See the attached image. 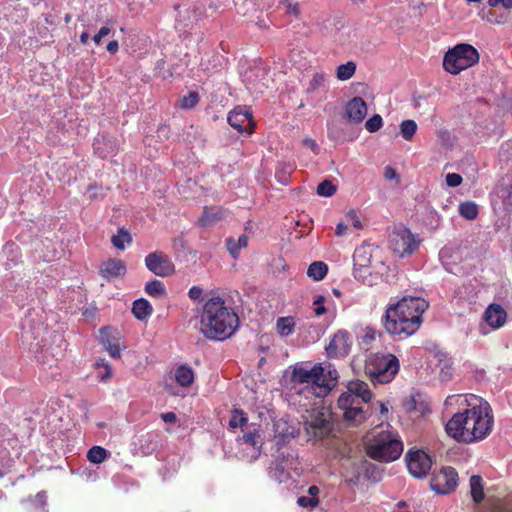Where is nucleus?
<instances>
[{
  "instance_id": "obj_39",
  "label": "nucleus",
  "mask_w": 512,
  "mask_h": 512,
  "mask_svg": "<svg viewBox=\"0 0 512 512\" xmlns=\"http://www.w3.org/2000/svg\"><path fill=\"white\" fill-rule=\"evenodd\" d=\"M199 101L198 93L195 91L189 92L187 95L183 96L180 100V106L184 109H190L197 105Z\"/></svg>"
},
{
  "instance_id": "obj_29",
  "label": "nucleus",
  "mask_w": 512,
  "mask_h": 512,
  "mask_svg": "<svg viewBox=\"0 0 512 512\" xmlns=\"http://www.w3.org/2000/svg\"><path fill=\"white\" fill-rule=\"evenodd\" d=\"M353 275L356 280L362 282L365 285L372 286L375 283L376 277L373 276L370 266L354 267Z\"/></svg>"
},
{
  "instance_id": "obj_20",
  "label": "nucleus",
  "mask_w": 512,
  "mask_h": 512,
  "mask_svg": "<svg viewBox=\"0 0 512 512\" xmlns=\"http://www.w3.org/2000/svg\"><path fill=\"white\" fill-rule=\"evenodd\" d=\"M367 115L366 102L361 97H353L345 107L346 118L355 124L361 123Z\"/></svg>"
},
{
  "instance_id": "obj_58",
  "label": "nucleus",
  "mask_w": 512,
  "mask_h": 512,
  "mask_svg": "<svg viewBox=\"0 0 512 512\" xmlns=\"http://www.w3.org/2000/svg\"><path fill=\"white\" fill-rule=\"evenodd\" d=\"M161 418L166 423H174L176 422V415L173 412H167L161 415Z\"/></svg>"
},
{
  "instance_id": "obj_49",
  "label": "nucleus",
  "mask_w": 512,
  "mask_h": 512,
  "mask_svg": "<svg viewBox=\"0 0 512 512\" xmlns=\"http://www.w3.org/2000/svg\"><path fill=\"white\" fill-rule=\"evenodd\" d=\"M326 78H327V76L325 74L316 73L310 82L311 89H317V88L323 86L326 81Z\"/></svg>"
},
{
  "instance_id": "obj_26",
  "label": "nucleus",
  "mask_w": 512,
  "mask_h": 512,
  "mask_svg": "<svg viewBox=\"0 0 512 512\" xmlns=\"http://www.w3.org/2000/svg\"><path fill=\"white\" fill-rule=\"evenodd\" d=\"M175 380L182 387L189 386L194 380L193 370L186 365L179 366L175 371Z\"/></svg>"
},
{
  "instance_id": "obj_53",
  "label": "nucleus",
  "mask_w": 512,
  "mask_h": 512,
  "mask_svg": "<svg viewBox=\"0 0 512 512\" xmlns=\"http://www.w3.org/2000/svg\"><path fill=\"white\" fill-rule=\"evenodd\" d=\"M111 32L110 28L104 26V27H101L99 32L93 37V41L95 42V44L99 45L100 42H101V39L107 35H109Z\"/></svg>"
},
{
  "instance_id": "obj_45",
  "label": "nucleus",
  "mask_w": 512,
  "mask_h": 512,
  "mask_svg": "<svg viewBox=\"0 0 512 512\" xmlns=\"http://www.w3.org/2000/svg\"><path fill=\"white\" fill-rule=\"evenodd\" d=\"M345 222L348 224V227H353L357 230L362 228V222L358 217L355 210H350L345 214Z\"/></svg>"
},
{
  "instance_id": "obj_56",
  "label": "nucleus",
  "mask_w": 512,
  "mask_h": 512,
  "mask_svg": "<svg viewBox=\"0 0 512 512\" xmlns=\"http://www.w3.org/2000/svg\"><path fill=\"white\" fill-rule=\"evenodd\" d=\"M303 144L310 148L314 153H317L318 151V145L316 143V141L314 139H311V138H305L303 140Z\"/></svg>"
},
{
  "instance_id": "obj_34",
  "label": "nucleus",
  "mask_w": 512,
  "mask_h": 512,
  "mask_svg": "<svg viewBox=\"0 0 512 512\" xmlns=\"http://www.w3.org/2000/svg\"><path fill=\"white\" fill-rule=\"evenodd\" d=\"M95 369L97 371V378L100 381H108L112 376V368L105 359H99L95 363Z\"/></svg>"
},
{
  "instance_id": "obj_23",
  "label": "nucleus",
  "mask_w": 512,
  "mask_h": 512,
  "mask_svg": "<svg viewBox=\"0 0 512 512\" xmlns=\"http://www.w3.org/2000/svg\"><path fill=\"white\" fill-rule=\"evenodd\" d=\"M296 321L292 316L279 317L276 320L275 329L277 334L282 337H289L295 332Z\"/></svg>"
},
{
  "instance_id": "obj_18",
  "label": "nucleus",
  "mask_w": 512,
  "mask_h": 512,
  "mask_svg": "<svg viewBox=\"0 0 512 512\" xmlns=\"http://www.w3.org/2000/svg\"><path fill=\"white\" fill-rule=\"evenodd\" d=\"M273 433L276 445L281 449L282 445L289 442L297 435L298 430L287 420L278 419L273 423Z\"/></svg>"
},
{
  "instance_id": "obj_36",
  "label": "nucleus",
  "mask_w": 512,
  "mask_h": 512,
  "mask_svg": "<svg viewBox=\"0 0 512 512\" xmlns=\"http://www.w3.org/2000/svg\"><path fill=\"white\" fill-rule=\"evenodd\" d=\"M459 213L468 220H474L478 215V206L472 201H466L460 204Z\"/></svg>"
},
{
  "instance_id": "obj_46",
  "label": "nucleus",
  "mask_w": 512,
  "mask_h": 512,
  "mask_svg": "<svg viewBox=\"0 0 512 512\" xmlns=\"http://www.w3.org/2000/svg\"><path fill=\"white\" fill-rule=\"evenodd\" d=\"M105 140V136H101L99 138H97L93 144L94 146V150L95 152L101 156L102 158H106L108 157L110 154L113 153V149L111 148L110 150L106 151L103 147H102V143L104 142Z\"/></svg>"
},
{
  "instance_id": "obj_57",
  "label": "nucleus",
  "mask_w": 512,
  "mask_h": 512,
  "mask_svg": "<svg viewBox=\"0 0 512 512\" xmlns=\"http://www.w3.org/2000/svg\"><path fill=\"white\" fill-rule=\"evenodd\" d=\"M376 332L373 329H367L365 331V334L363 336V342L368 344L369 342L373 341L375 339Z\"/></svg>"
},
{
  "instance_id": "obj_35",
  "label": "nucleus",
  "mask_w": 512,
  "mask_h": 512,
  "mask_svg": "<svg viewBox=\"0 0 512 512\" xmlns=\"http://www.w3.org/2000/svg\"><path fill=\"white\" fill-rule=\"evenodd\" d=\"M417 128H418L417 123L414 120H410V119L404 120L400 124L401 136L406 141H411L417 131Z\"/></svg>"
},
{
  "instance_id": "obj_44",
  "label": "nucleus",
  "mask_w": 512,
  "mask_h": 512,
  "mask_svg": "<svg viewBox=\"0 0 512 512\" xmlns=\"http://www.w3.org/2000/svg\"><path fill=\"white\" fill-rule=\"evenodd\" d=\"M297 503L302 508L313 509L319 504V499H318V497L302 495V496L298 497Z\"/></svg>"
},
{
  "instance_id": "obj_17",
  "label": "nucleus",
  "mask_w": 512,
  "mask_h": 512,
  "mask_svg": "<svg viewBox=\"0 0 512 512\" xmlns=\"http://www.w3.org/2000/svg\"><path fill=\"white\" fill-rule=\"evenodd\" d=\"M351 348V341L349 334L345 331H338L333 336L329 345L326 348L327 354L330 357H342L349 353Z\"/></svg>"
},
{
  "instance_id": "obj_33",
  "label": "nucleus",
  "mask_w": 512,
  "mask_h": 512,
  "mask_svg": "<svg viewBox=\"0 0 512 512\" xmlns=\"http://www.w3.org/2000/svg\"><path fill=\"white\" fill-rule=\"evenodd\" d=\"M356 71V63L353 61H348L345 64H341L337 67L336 77L340 81L349 80Z\"/></svg>"
},
{
  "instance_id": "obj_14",
  "label": "nucleus",
  "mask_w": 512,
  "mask_h": 512,
  "mask_svg": "<svg viewBox=\"0 0 512 512\" xmlns=\"http://www.w3.org/2000/svg\"><path fill=\"white\" fill-rule=\"evenodd\" d=\"M406 462L410 474L416 478L425 477L432 466L430 456L423 450L409 451L406 455Z\"/></svg>"
},
{
  "instance_id": "obj_38",
  "label": "nucleus",
  "mask_w": 512,
  "mask_h": 512,
  "mask_svg": "<svg viewBox=\"0 0 512 512\" xmlns=\"http://www.w3.org/2000/svg\"><path fill=\"white\" fill-rule=\"evenodd\" d=\"M145 291L150 296H160L165 293V287L159 280H153L146 284Z\"/></svg>"
},
{
  "instance_id": "obj_42",
  "label": "nucleus",
  "mask_w": 512,
  "mask_h": 512,
  "mask_svg": "<svg viewBox=\"0 0 512 512\" xmlns=\"http://www.w3.org/2000/svg\"><path fill=\"white\" fill-rule=\"evenodd\" d=\"M326 298L322 295H316L312 303V309L315 316H322L326 312Z\"/></svg>"
},
{
  "instance_id": "obj_47",
  "label": "nucleus",
  "mask_w": 512,
  "mask_h": 512,
  "mask_svg": "<svg viewBox=\"0 0 512 512\" xmlns=\"http://www.w3.org/2000/svg\"><path fill=\"white\" fill-rule=\"evenodd\" d=\"M280 5H281V8L289 14L298 15V13H299L298 4L292 3L290 0L281 1Z\"/></svg>"
},
{
  "instance_id": "obj_51",
  "label": "nucleus",
  "mask_w": 512,
  "mask_h": 512,
  "mask_svg": "<svg viewBox=\"0 0 512 512\" xmlns=\"http://www.w3.org/2000/svg\"><path fill=\"white\" fill-rule=\"evenodd\" d=\"M488 5L491 7L502 6L504 9L512 8V0H488Z\"/></svg>"
},
{
  "instance_id": "obj_8",
  "label": "nucleus",
  "mask_w": 512,
  "mask_h": 512,
  "mask_svg": "<svg viewBox=\"0 0 512 512\" xmlns=\"http://www.w3.org/2000/svg\"><path fill=\"white\" fill-rule=\"evenodd\" d=\"M302 418L309 438L323 439L333 431V414L328 407L315 405L311 410H306Z\"/></svg>"
},
{
  "instance_id": "obj_28",
  "label": "nucleus",
  "mask_w": 512,
  "mask_h": 512,
  "mask_svg": "<svg viewBox=\"0 0 512 512\" xmlns=\"http://www.w3.org/2000/svg\"><path fill=\"white\" fill-rule=\"evenodd\" d=\"M132 312L138 320H144L152 313L150 303L145 299H138L134 301Z\"/></svg>"
},
{
  "instance_id": "obj_30",
  "label": "nucleus",
  "mask_w": 512,
  "mask_h": 512,
  "mask_svg": "<svg viewBox=\"0 0 512 512\" xmlns=\"http://www.w3.org/2000/svg\"><path fill=\"white\" fill-rule=\"evenodd\" d=\"M248 244V238L246 235H241L237 240L229 238L226 242L227 249L234 259H237L239 251L245 248Z\"/></svg>"
},
{
  "instance_id": "obj_54",
  "label": "nucleus",
  "mask_w": 512,
  "mask_h": 512,
  "mask_svg": "<svg viewBox=\"0 0 512 512\" xmlns=\"http://www.w3.org/2000/svg\"><path fill=\"white\" fill-rule=\"evenodd\" d=\"M348 228V224L345 222V220L343 222L338 223L335 229L336 236H345L347 234Z\"/></svg>"
},
{
  "instance_id": "obj_1",
  "label": "nucleus",
  "mask_w": 512,
  "mask_h": 512,
  "mask_svg": "<svg viewBox=\"0 0 512 512\" xmlns=\"http://www.w3.org/2000/svg\"><path fill=\"white\" fill-rule=\"evenodd\" d=\"M445 406L458 410L445 425L447 434L458 442L482 441L492 432V408L482 397L475 394L450 395Z\"/></svg>"
},
{
  "instance_id": "obj_32",
  "label": "nucleus",
  "mask_w": 512,
  "mask_h": 512,
  "mask_svg": "<svg viewBox=\"0 0 512 512\" xmlns=\"http://www.w3.org/2000/svg\"><path fill=\"white\" fill-rule=\"evenodd\" d=\"M471 495L476 503H479L484 498L482 478L478 475H473L470 478Z\"/></svg>"
},
{
  "instance_id": "obj_9",
  "label": "nucleus",
  "mask_w": 512,
  "mask_h": 512,
  "mask_svg": "<svg viewBox=\"0 0 512 512\" xmlns=\"http://www.w3.org/2000/svg\"><path fill=\"white\" fill-rule=\"evenodd\" d=\"M365 370L373 383H389L399 370V361L392 354H370Z\"/></svg>"
},
{
  "instance_id": "obj_63",
  "label": "nucleus",
  "mask_w": 512,
  "mask_h": 512,
  "mask_svg": "<svg viewBox=\"0 0 512 512\" xmlns=\"http://www.w3.org/2000/svg\"><path fill=\"white\" fill-rule=\"evenodd\" d=\"M380 409H381L382 414H385L388 412V407L385 403H382V402L380 403Z\"/></svg>"
},
{
  "instance_id": "obj_5",
  "label": "nucleus",
  "mask_w": 512,
  "mask_h": 512,
  "mask_svg": "<svg viewBox=\"0 0 512 512\" xmlns=\"http://www.w3.org/2000/svg\"><path fill=\"white\" fill-rule=\"evenodd\" d=\"M229 426L232 429L239 428L241 430V435L237 437V442L242 450L243 458L250 462L258 459L263 446L260 423L249 422L244 411L235 409L229 420Z\"/></svg>"
},
{
  "instance_id": "obj_7",
  "label": "nucleus",
  "mask_w": 512,
  "mask_h": 512,
  "mask_svg": "<svg viewBox=\"0 0 512 512\" xmlns=\"http://www.w3.org/2000/svg\"><path fill=\"white\" fill-rule=\"evenodd\" d=\"M402 451L403 445L398 436L385 430L383 426L373 432L367 445L368 455L379 461H394L399 458Z\"/></svg>"
},
{
  "instance_id": "obj_61",
  "label": "nucleus",
  "mask_w": 512,
  "mask_h": 512,
  "mask_svg": "<svg viewBox=\"0 0 512 512\" xmlns=\"http://www.w3.org/2000/svg\"><path fill=\"white\" fill-rule=\"evenodd\" d=\"M505 204L508 206V207H511L512 208V187L510 188L509 190V194L508 196L506 197L505 199Z\"/></svg>"
},
{
  "instance_id": "obj_13",
  "label": "nucleus",
  "mask_w": 512,
  "mask_h": 512,
  "mask_svg": "<svg viewBox=\"0 0 512 512\" xmlns=\"http://www.w3.org/2000/svg\"><path fill=\"white\" fill-rule=\"evenodd\" d=\"M147 269L159 277H167L174 273L175 266L172 260L163 252L156 251L145 257Z\"/></svg>"
},
{
  "instance_id": "obj_41",
  "label": "nucleus",
  "mask_w": 512,
  "mask_h": 512,
  "mask_svg": "<svg viewBox=\"0 0 512 512\" xmlns=\"http://www.w3.org/2000/svg\"><path fill=\"white\" fill-rule=\"evenodd\" d=\"M336 192V186L332 182L325 180L317 187V194L323 197H331Z\"/></svg>"
},
{
  "instance_id": "obj_50",
  "label": "nucleus",
  "mask_w": 512,
  "mask_h": 512,
  "mask_svg": "<svg viewBox=\"0 0 512 512\" xmlns=\"http://www.w3.org/2000/svg\"><path fill=\"white\" fill-rule=\"evenodd\" d=\"M35 506L40 508V512H47L46 506V495L44 492H40L35 497Z\"/></svg>"
},
{
  "instance_id": "obj_22",
  "label": "nucleus",
  "mask_w": 512,
  "mask_h": 512,
  "mask_svg": "<svg viewBox=\"0 0 512 512\" xmlns=\"http://www.w3.org/2000/svg\"><path fill=\"white\" fill-rule=\"evenodd\" d=\"M405 410L409 413H414L416 417L425 415L428 411V405L423 401L420 396H410L403 402Z\"/></svg>"
},
{
  "instance_id": "obj_31",
  "label": "nucleus",
  "mask_w": 512,
  "mask_h": 512,
  "mask_svg": "<svg viewBox=\"0 0 512 512\" xmlns=\"http://www.w3.org/2000/svg\"><path fill=\"white\" fill-rule=\"evenodd\" d=\"M110 453L101 446H93L87 453V458L91 463L101 464L104 462Z\"/></svg>"
},
{
  "instance_id": "obj_64",
  "label": "nucleus",
  "mask_w": 512,
  "mask_h": 512,
  "mask_svg": "<svg viewBox=\"0 0 512 512\" xmlns=\"http://www.w3.org/2000/svg\"><path fill=\"white\" fill-rule=\"evenodd\" d=\"M448 254V248H443L441 251H440V256L441 257H445L447 256Z\"/></svg>"
},
{
  "instance_id": "obj_27",
  "label": "nucleus",
  "mask_w": 512,
  "mask_h": 512,
  "mask_svg": "<svg viewBox=\"0 0 512 512\" xmlns=\"http://www.w3.org/2000/svg\"><path fill=\"white\" fill-rule=\"evenodd\" d=\"M328 272V266L322 261L311 263L307 269V275L314 281H320L325 278Z\"/></svg>"
},
{
  "instance_id": "obj_15",
  "label": "nucleus",
  "mask_w": 512,
  "mask_h": 512,
  "mask_svg": "<svg viewBox=\"0 0 512 512\" xmlns=\"http://www.w3.org/2000/svg\"><path fill=\"white\" fill-rule=\"evenodd\" d=\"M458 474L452 467H444L431 480V488L438 494H447L457 486Z\"/></svg>"
},
{
  "instance_id": "obj_12",
  "label": "nucleus",
  "mask_w": 512,
  "mask_h": 512,
  "mask_svg": "<svg viewBox=\"0 0 512 512\" xmlns=\"http://www.w3.org/2000/svg\"><path fill=\"white\" fill-rule=\"evenodd\" d=\"M421 243V239L406 227H396L389 237V247L399 257L414 253Z\"/></svg>"
},
{
  "instance_id": "obj_25",
  "label": "nucleus",
  "mask_w": 512,
  "mask_h": 512,
  "mask_svg": "<svg viewBox=\"0 0 512 512\" xmlns=\"http://www.w3.org/2000/svg\"><path fill=\"white\" fill-rule=\"evenodd\" d=\"M223 215L224 212L219 207H206L201 218L199 219V223L204 227L210 226L221 219Z\"/></svg>"
},
{
  "instance_id": "obj_10",
  "label": "nucleus",
  "mask_w": 512,
  "mask_h": 512,
  "mask_svg": "<svg viewBox=\"0 0 512 512\" xmlns=\"http://www.w3.org/2000/svg\"><path fill=\"white\" fill-rule=\"evenodd\" d=\"M478 61V51L470 44L461 43L446 52L443 59V68L448 73L456 75Z\"/></svg>"
},
{
  "instance_id": "obj_6",
  "label": "nucleus",
  "mask_w": 512,
  "mask_h": 512,
  "mask_svg": "<svg viewBox=\"0 0 512 512\" xmlns=\"http://www.w3.org/2000/svg\"><path fill=\"white\" fill-rule=\"evenodd\" d=\"M371 397L372 394L365 382H349L347 390L338 399V406L343 411L345 420L353 425L363 422L367 417L363 405L369 402Z\"/></svg>"
},
{
  "instance_id": "obj_52",
  "label": "nucleus",
  "mask_w": 512,
  "mask_h": 512,
  "mask_svg": "<svg viewBox=\"0 0 512 512\" xmlns=\"http://www.w3.org/2000/svg\"><path fill=\"white\" fill-rule=\"evenodd\" d=\"M188 295L194 301L201 300L203 295V289L200 288L199 286H193L190 288Z\"/></svg>"
},
{
  "instance_id": "obj_60",
  "label": "nucleus",
  "mask_w": 512,
  "mask_h": 512,
  "mask_svg": "<svg viewBox=\"0 0 512 512\" xmlns=\"http://www.w3.org/2000/svg\"><path fill=\"white\" fill-rule=\"evenodd\" d=\"M319 492H320L319 488L315 485H312L308 488L307 495H309L311 497H318Z\"/></svg>"
},
{
  "instance_id": "obj_24",
  "label": "nucleus",
  "mask_w": 512,
  "mask_h": 512,
  "mask_svg": "<svg viewBox=\"0 0 512 512\" xmlns=\"http://www.w3.org/2000/svg\"><path fill=\"white\" fill-rule=\"evenodd\" d=\"M372 258V247L369 245H364L358 247L353 255L354 267L360 266H370Z\"/></svg>"
},
{
  "instance_id": "obj_55",
  "label": "nucleus",
  "mask_w": 512,
  "mask_h": 512,
  "mask_svg": "<svg viewBox=\"0 0 512 512\" xmlns=\"http://www.w3.org/2000/svg\"><path fill=\"white\" fill-rule=\"evenodd\" d=\"M384 177L387 180H395L398 179V174L394 168L391 166H386L384 169Z\"/></svg>"
},
{
  "instance_id": "obj_43",
  "label": "nucleus",
  "mask_w": 512,
  "mask_h": 512,
  "mask_svg": "<svg viewBox=\"0 0 512 512\" xmlns=\"http://www.w3.org/2000/svg\"><path fill=\"white\" fill-rule=\"evenodd\" d=\"M383 125L382 117L379 114L373 115L365 123V128L371 132H377Z\"/></svg>"
},
{
  "instance_id": "obj_40",
  "label": "nucleus",
  "mask_w": 512,
  "mask_h": 512,
  "mask_svg": "<svg viewBox=\"0 0 512 512\" xmlns=\"http://www.w3.org/2000/svg\"><path fill=\"white\" fill-rule=\"evenodd\" d=\"M102 342H103L105 349L107 350V352L109 353V355L112 358H116V359L120 358L121 352H120V344L118 341L103 339Z\"/></svg>"
},
{
  "instance_id": "obj_59",
  "label": "nucleus",
  "mask_w": 512,
  "mask_h": 512,
  "mask_svg": "<svg viewBox=\"0 0 512 512\" xmlns=\"http://www.w3.org/2000/svg\"><path fill=\"white\" fill-rule=\"evenodd\" d=\"M107 51L114 54L118 51L119 45L117 41H110L107 45Z\"/></svg>"
},
{
  "instance_id": "obj_11",
  "label": "nucleus",
  "mask_w": 512,
  "mask_h": 512,
  "mask_svg": "<svg viewBox=\"0 0 512 512\" xmlns=\"http://www.w3.org/2000/svg\"><path fill=\"white\" fill-rule=\"evenodd\" d=\"M298 455L294 449L286 448L281 450L278 448L275 460L272 463L269 475L278 483L286 482L292 477V472L299 475Z\"/></svg>"
},
{
  "instance_id": "obj_4",
  "label": "nucleus",
  "mask_w": 512,
  "mask_h": 512,
  "mask_svg": "<svg viewBox=\"0 0 512 512\" xmlns=\"http://www.w3.org/2000/svg\"><path fill=\"white\" fill-rule=\"evenodd\" d=\"M239 318L221 297L209 298L200 316V331L212 340H224L238 328Z\"/></svg>"
},
{
  "instance_id": "obj_21",
  "label": "nucleus",
  "mask_w": 512,
  "mask_h": 512,
  "mask_svg": "<svg viewBox=\"0 0 512 512\" xmlns=\"http://www.w3.org/2000/svg\"><path fill=\"white\" fill-rule=\"evenodd\" d=\"M100 272L103 277L112 279L124 275L126 266L122 260L109 259L102 264Z\"/></svg>"
},
{
  "instance_id": "obj_37",
  "label": "nucleus",
  "mask_w": 512,
  "mask_h": 512,
  "mask_svg": "<svg viewBox=\"0 0 512 512\" xmlns=\"http://www.w3.org/2000/svg\"><path fill=\"white\" fill-rule=\"evenodd\" d=\"M111 241L115 248L124 250L126 244L131 243L132 237L128 231L119 229L118 233L112 237Z\"/></svg>"
},
{
  "instance_id": "obj_2",
  "label": "nucleus",
  "mask_w": 512,
  "mask_h": 512,
  "mask_svg": "<svg viewBox=\"0 0 512 512\" xmlns=\"http://www.w3.org/2000/svg\"><path fill=\"white\" fill-rule=\"evenodd\" d=\"M422 297H403L387 306L384 317L386 331L394 336L406 338L413 335L421 326L422 314L428 308Z\"/></svg>"
},
{
  "instance_id": "obj_48",
  "label": "nucleus",
  "mask_w": 512,
  "mask_h": 512,
  "mask_svg": "<svg viewBox=\"0 0 512 512\" xmlns=\"http://www.w3.org/2000/svg\"><path fill=\"white\" fill-rule=\"evenodd\" d=\"M462 183V177L457 173H448L446 175V184L449 187H457Z\"/></svg>"
},
{
  "instance_id": "obj_16",
  "label": "nucleus",
  "mask_w": 512,
  "mask_h": 512,
  "mask_svg": "<svg viewBox=\"0 0 512 512\" xmlns=\"http://www.w3.org/2000/svg\"><path fill=\"white\" fill-rule=\"evenodd\" d=\"M229 124L241 133L250 134L254 123L252 113L246 106H238L228 115Z\"/></svg>"
},
{
  "instance_id": "obj_19",
  "label": "nucleus",
  "mask_w": 512,
  "mask_h": 512,
  "mask_svg": "<svg viewBox=\"0 0 512 512\" xmlns=\"http://www.w3.org/2000/svg\"><path fill=\"white\" fill-rule=\"evenodd\" d=\"M483 320L493 330L503 327L507 321V312L499 304H490L484 311Z\"/></svg>"
},
{
  "instance_id": "obj_3",
  "label": "nucleus",
  "mask_w": 512,
  "mask_h": 512,
  "mask_svg": "<svg viewBox=\"0 0 512 512\" xmlns=\"http://www.w3.org/2000/svg\"><path fill=\"white\" fill-rule=\"evenodd\" d=\"M338 373L330 364L295 365L290 374L291 389L298 394L316 398L325 397L336 385Z\"/></svg>"
},
{
  "instance_id": "obj_62",
  "label": "nucleus",
  "mask_w": 512,
  "mask_h": 512,
  "mask_svg": "<svg viewBox=\"0 0 512 512\" xmlns=\"http://www.w3.org/2000/svg\"><path fill=\"white\" fill-rule=\"evenodd\" d=\"M88 39H89V34L87 32H83L81 35H80V41L81 43L83 44H86L88 42Z\"/></svg>"
}]
</instances>
